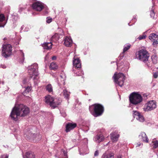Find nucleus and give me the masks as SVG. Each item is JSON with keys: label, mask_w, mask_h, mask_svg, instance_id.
<instances>
[{"label": "nucleus", "mask_w": 158, "mask_h": 158, "mask_svg": "<svg viewBox=\"0 0 158 158\" xmlns=\"http://www.w3.org/2000/svg\"><path fill=\"white\" fill-rule=\"evenodd\" d=\"M146 35H140L138 38V39L139 40H141L143 39H144L146 38Z\"/></svg>", "instance_id": "f704fd0d"}, {"label": "nucleus", "mask_w": 158, "mask_h": 158, "mask_svg": "<svg viewBox=\"0 0 158 158\" xmlns=\"http://www.w3.org/2000/svg\"><path fill=\"white\" fill-rule=\"evenodd\" d=\"M89 153V151L88 149L86 148V149L85 151L84 152L82 150H80L79 151V154L81 155H84L86 154H88Z\"/></svg>", "instance_id": "cd10ccee"}, {"label": "nucleus", "mask_w": 158, "mask_h": 158, "mask_svg": "<svg viewBox=\"0 0 158 158\" xmlns=\"http://www.w3.org/2000/svg\"><path fill=\"white\" fill-rule=\"evenodd\" d=\"M31 87L28 86L26 87L25 89L23 92V94L24 95V96L27 97L28 96H27V95L31 91Z\"/></svg>", "instance_id": "412c9836"}, {"label": "nucleus", "mask_w": 158, "mask_h": 158, "mask_svg": "<svg viewBox=\"0 0 158 158\" xmlns=\"http://www.w3.org/2000/svg\"><path fill=\"white\" fill-rule=\"evenodd\" d=\"M155 16V13L153 10H152L150 12V16L151 17L154 18Z\"/></svg>", "instance_id": "c9c22d12"}, {"label": "nucleus", "mask_w": 158, "mask_h": 158, "mask_svg": "<svg viewBox=\"0 0 158 158\" xmlns=\"http://www.w3.org/2000/svg\"><path fill=\"white\" fill-rule=\"evenodd\" d=\"M153 148H156L158 147V141L155 140L152 141Z\"/></svg>", "instance_id": "7c9ffc66"}, {"label": "nucleus", "mask_w": 158, "mask_h": 158, "mask_svg": "<svg viewBox=\"0 0 158 158\" xmlns=\"http://www.w3.org/2000/svg\"><path fill=\"white\" fill-rule=\"evenodd\" d=\"M156 107V103L154 101L152 100L146 103L143 109L144 111H147L152 110Z\"/></svg>", "instance_id": "1a4fd4ad"}, {"label": "nucleus", "mask_w": 158, "mask_h": 158, "mask_svg": "<svg viewBox=\"0 0 158 158\" xmlns=\"http://www.w3.org/2000/svg\"><path fill=\"white\" fill-rule=\"evenodd\" d=\"M61 154L59 158H68L67 152L65 151L63 149H62L61 150Z\"/></svg>", "instance_id": "b1692460"}, {"label": "nucleus", "mask_w": 158, "mask_h": 158, "mask_svg": "<svg viewBox=\"0 0 158 158\" xmlns=\"http://www.w3.org/2000/svg\"><path fill=\"white\" fill-rule=\"evenodd\" d=\"M58 68V65L55 62H52L50 64V69H51L55 70L57 69Z\"/></svg>", "instance_id": "393cba45"}, {"label": "nucleus", "mask_w": 158, "mask_h": 158, "mask_svg": "<svg viewBox=\"0 0 158 158\" xmlns=\"http://www.w3.org/2000/svg\"><path fill=\"white\" fill-rule=\"evenodd\" d=\"M111 135V139L112 142H116L118 139L119 137V135L115 132L112 133L110 134Z\"/></svg>", "instance_id": "f3484780"}, {"label": "nucleus", "mask_w": 158, "mask_h": 158, "mask_svg": "<svg viewBox=\"0 0 158 158\" xmlns=\"http://www.w3.org/2000/svg\"><path fill=\"white\" fill-rule=\"evenodd\" d=\"M23 158H35V156L34 153L31 152H27L25 155L23 156Z\"/></svg>", "instance_id": "a211bd4d"}, {"label": "nucleus", "mask_w": 158, "mask_h": 158, "mask_svg": "<svg viewBox=\"0 0 158 158\" xmlns=\"http://www.w3.org/2000/svg\"><path fill=\"white\" fill-rule=\"evenodd\" d=\"M26 31H28V30H26Z\"/></svg>", "instance_id": "de8ad7c7"}, {"label": "nucleus", "mask_w": 158, "mask_h": 158, "mask_svg": "<svg viewBox=\"0 0 158 158\" xmlns=\"http://www.w3.org/2000/svg\"><path fill=\"white\" fill-rule=\"evenodd\" d=\"M130 46L131 45L130 44H128L125 46L123 50V52H124L128 50L130 48Z\"/></svg>", "instance_id": "473e14b6"}, {"label": "nucleus", "mask_w": 158, "mask_h": 158, "mask_svg": "<svg viewBox=\"0 0 158 158\" xmlns=\"http://www.w3.org/2000/svg\"><path fill=\"white\" fill-rule=\"evenodd\" d=\"M46 90L49 93H51L53 92L52 87L50 84H49L46 86Z\"/></svg>", "instance_id": "a878e982"}, {"label": "nucleus", "mask_w": 158, "mask_h": 158, "mask_svg": "<svg viewBox=\"0 0 158 158\" xmlns=\"http://www.w3.org/2000/svg\"><path fill=\"white\" fill-rule=\"evenodd\" d=\"M8 156L7 155H3L0 157V158H8Z\"/></svg>", "instance_id": "e433bc0d"}, {"label": "nucleus", "mask_w": 158, "mask_h": 158, "mask_svg": "<svg viewBox=\"0 0 158 158\" xmlns=\"http://www.w3.org/2000/svg\"><path fill=\"white\" fill-rule=\"evenodd\" d=\"M114 154L113 153H105L102 156V158H114Z\"/></svg>", "instance_id": "aec40b11"}, {"label": "nucleus", "mask_w": 158, "mask_h": 158, "mask_svg": "<svg viewBox=\"0 0 158 158\" xmlns=\"http://www.w3.org/2000/svg\"><path fill=\"white\" fill-rule=\"evenodd\" d=\"M32 7L35 10L40 11L44 8L43 4L40 2H36L32 4Z\"/></svg>", "instance_id": "9d476101"}, {"label": "nucleus", "mask_w": 158, "mask_h": 158, "mask_svg": "<svg viewBox=\"0 0 158 158\" xmlns=\"http://www.w3.org/2000/svg\"><path fill=\"white\" fill-rule=\"evenodd\" d=\"M117 158H122V156H118Z\"/></svg>", "instance_id": "a18cd8bd"}, {"label": "nucleus", "mask_w": 158, "mask_h": 158, "mask_svg": "<svg viewBox=\"0 0 158 158\" xmlns=\"http://www.w3.org/2000/svg\"><path fill=\"white\" fill-rule=\"evenodd\" d=\"M153 76L155 78H156L158 77V75L157 73H153Z\"/></svg>", "instance_id": "4c0bfd02"}, {"label": "nucleus", "mask_w": 158, "mask_h": 158, "mask_svg": "<svg viewBox=\"0 0 158 158\" xmlns=\"http://www.w3.org/2000/svg\"><path fill=\"white\" fill-rule=\"evenodd\" d=\"M56 36V35H53L52 36V39H54V38H55V36Z\"/></svg>", "instance_id": "c03bdc74"}, {"label": "nucleus", "mask_w": 158, "mask_h": 158, "mask_svg": "<svg viewBox=\"0 0 158 158\" xmlns=\"http://www.w3.org/2000/svg\"><path fill=\"white\" fill-rule=\"evenodd\" d=\"M77 126V124L75 123H67L66 126V132H69L75 128Z\"/></svg>", "instance_id": "9b49d317"}, {"label": "nucleus", "mask_w": 158, "mask_h": 158, "mask_svg": "<svg viewBox=\"0 0 158 158\" xmlns=\"http://www.w3.org/2000/svg\"><path fill=\"white\" fill-rule=\"evenodd\" d=\"M63 94L65 97L67 99H69V94L68 91L66 90H64L63 92Z\"/></svg>", "instance_id": "bb28decb"}, {"label": "nucleus", "mask_w": 158, "mask_h": 158, "mask_svg": "<svg viewBox=\"0 0 158 158\" xmlns=\"http://www.w3.org/2000/svg\"><path fill=\"white\" fill-rule=\"evenodd\" d=\"M77 73H76V74L77 75H81L83 74V72L81 71V70L79 69H77L76 70Z\"/></svg>", "instance_id": "2f4dec72"}, {"label": "nucleus", "mask_w": 158, "mask_h": 158, "mask_svg": "<svg viewBox=\"0 0 158 158\" xmlns=\"http://www.w3.org/2000/svg\"><path fill=\"white\" fill-rule=\"evenodd\" d=\"M125 77V76L122 73H119L117 75L115 73L113 76L114 82L120 87L123 85Z\"/></svg>", "instance_id": "423d86ee"}, {"label": "nucleus", "mask_w": 158, "mask_h": 158, "mask_svg": "<svg viewBox=\"0 0 158 158\" xmlns=\"http://www.w3.org/2000/svg\"><path fill=\"white\" fill-rule=\"evenodd\" d=\"M156 40H154V41H152L153 42L152 45H153L154 47H156L157 46V45L158 44V42L157 41V39H156Z\"/></svg>", "instance_id": "72a5a7b5"}, {"label": "nucleus", "mask_w": 158, "mask_h": 158, "mask_svg": "<svg viewBox=\"0 0 158 158\" xmlns=\"http://www.w3.org/2000/svg\"><path fill=\"white\" fill-rule=\"evenodd\" d=\"M149 57L148 52L145 50L141 49L136 53V57L144 62L148 60Z\"/></svg>", "instance_id": "20e7f679"}, {"label": "nucleus", "mask_w": 158, "mask_h": 158, "mask_svg": "<svg viewBox=\"0 0 158 158\" xmlns=\"http://www.w3.org/2000/svg\"><path fill=\"white\" fill-rule=\"evenodd\" d=\"M94 110L93 115L96 117L101 115L103 113L104 109L103 106L99 104H95L93 106Z\"/></svg>", "instance_id": "0eeeda50"}, {"label": "nucleus", "mask_w": 158, "mask_h": 158, "mask_svg": "<svg viewBox=\"0 0 158 158\" xmlns=\"http://www.w3.org/2000/svg\"><path fill=\"white\" fill-rule=\"evenodd\" d=\"M60 79V80L61 82H60L58 80V83H62L63 85H64L65 84V80L66 79V76L64 74H62L60 75V78H58Z\"/></svg>", "instance_id": "4be33fe9"}, {"label": "nucleus", "mask_w": 158, "mask_h": 158, "mask_svg": "<svg viewBox=\"0 0 158 158\" xmlns=\"http://www.w3.org/2000/svg\"><path fill=\"white\" fill-rule=\"evenodd\" d=\"M64 44L67 47H70L72 44V40L71 38L66 37L64 40Z\"/></svg>", "instance_id": "ddd939ff"}, {"label": "nucleus", "mask_w": 158, "mask_h": 158, "mask_svg": "<svg viewBox=\"0 0 158 158\" xmlns=\"http://www.w3.org/2000/svg\"><path fill=\"white\" fill-rule=\"evenodd\" d=\"M5 17L3 14L0 15V27H4L6 24Z\"/></svg>", "instance_id": "2eb2a0df"}, {"label": "nucleus", "mask_w": 158, "mask_h": 158, "mask_svg": "<svg viewBox=\"0 0 158 158\" xmlns=\"http://www.w3.org/2000/svg\"><path fill=\"white\" fill-rule=\"evenodd\" d=\"M104 139V137L102 134L97 135L94 138V140L97 143H99L103 141Z\"/></svg>", "instance_id": "4468645a"}, {"label": "nucleus", "mask_w": 158, "mask_h": 158, "mask_svg": "<svg viewBox=\"0 0 158 158\" xmlns=\"http://www.w3.org/2000/svg\"><path fill=\"white\" fill-rule=\"evenodd\" d=\"M24 83V80L23 81Z\"/></svg>", "instance_id": "09e8293b"}, {"label": "nucleus", "mask_w": 158, "mask_h": 158, "mask_svg": "<svg viewBox=\"0 0 158 158\" xmlns=\"http://www.w3.org/2000/svg\"><path fill=\"white\" fill-rule=\"evenodd\" d=\"M99 155V152L98 150L96 151L94 153V156H98Z\"/></svg>", "instance_id": "ea45409f"}, {"label": "nucleus", "mask_w": 158, "mask_h": 158, "mask_svg": "<svg viewBox=\"0 0 158 158\" xmlns=\"http://www.w3.org/2000/svg\"><path fill=\"white\" fill-rule=\"evenodd\" d=\"M56 59V57L55 56H53L52 57V60H55Z\"/></svg>", "instance_id": "79ce46f5"}, {"label": "nucleus", "mask_w": 158, "mask_h": 158, "mask_svg": "<svg viewBox=\"0 0 158 158\" xmlns=\"http://www.w3.org/2000/svg\"><path fill=\"white\" fill-rule=\"evenodd\" d=\"M73 66L77 68H81V64L79 58H76L74 56L73 60Z\"/></svg>", "instance_id": "f8f14e48"}, {"label": "nucleus", "mask_w": 158, "mask_h": 158, "mask_svg": "<svg viewBox=\"0 0 158 158\" xmlns=\"http://www.w3.org/2000/svg\"><path fill=\"white\" fill-rule=\"evenodd\" d=\"M130 102L133 104L137 105L140 103L143 100L141 95L135 92L131 93L129 97Z\"/></svg>", "instance_id": "7ed1b4c3"}, {"label": "nucleus", "mask_w": 158, "mask_h": 158, "mask_svg": "<svg viewBox=\"0 0 158 158\" xmlns=\"http://www.w3.org/2000/svg\"><path fill=\"white\" fill-rule=\"evenodd\" d=\"M30 112L29 108L26 106L20 104L15 106L12 109L10 115L11 119L17 121L19 117L27 116Z\"/></svg>", "instance_id": "f257e3e1"}, {"label": "nucleus", "mask_w": 158, "mask_h": 158, "mask_svg": "<svg viewBox=\"0 0 158 158\" xmlns=\"http://www.w3.org/2000/svg\"><path fill=\"white\" fill-rule=\"evenodd\" d=\"M139 136L140 139H141L143 142L148 143V139L144 132H141Z\"/></svg>", "instance_id": "dca6fc26"}, {"label": "nucleus", "mask_w": 158, "mask_h": 158, "mask_svg": "<svg viewBox=\"0 0 158 158\" xmlns=\"http://www.w3.org/2000/svg\"><path fill=\"white\" fill-rule=\"evenodd\" d=\"M136 119L138 120L141 122H143L144 121V118L143 116L140 114L138 117H136Z\"/></svg>", "instance_id": "c85d7f7f"}, {"label": "nucleus", "mask_w": 158, "mask_h": 158, "mask_svg": "<svg viewBox=\"0 0 158 158\" xmlns=\"http://www.w3.org/2000/svg\"><path fill=\"white\" fill-rule=\"evenodd\" d=\"M52 44L51 42H46L42 45V46L44 49L49 50L52 48Z\"/></svg>", "instance_id": "6ab92c4d"}, {"label": "nucleus", "mask_w": 158, "mask_h": 158, "mask_svg": "<svg viewBox=\"0 0 158 158\" xmlns=\"http://www.w3.org/2000/svg\"><path fill=\"white\" fill-rule=\"evenodd\" d=\"M149 38L152 42L156 40V39H158V36L155 33H152L149 36Z\"/></svg>", "instance_id": "5701e85b"}, {"label": "nucleus", "mask_w": 158, "mask_h": 158, "mask_svg": "<svg viewBox=\"0 0 158 158\" xmlns=\"http://www.w3.org/2000/svg\"><path fill=\"white\" fill-rule=\"evenodd\" d=\"M133 113V116L134 118H136V117H138L139 115L140 114V113L136 111H134Z\"/></svg>", "instance_id": "c756f323"}, {"label": "nucleus", "mask_w": 158, "mask_h": 158, "mask_svg": "<svg viewBox=\"0 0 158 158\" xmlns=\"http://www.w3.org/2000/svg\"><path fill=\"white\" fill-rule=\"evenodd\" d=\"M44 102L47 105L50 106L52 108L54 109L60 104L61 100L59 98H54L48 95L45 97Z\"/></svg>", "instance_id": "f03ea898"}, {"label": "nucleus", "mask_w": 158, "mask_h": 158, "mask_svg": "<svg viewBox=\"0 0 158 158\" xmlns=\"http://www.w3.org/2000/svg\"><path fill=\"white\" fill-rule=\"evenodd\" d=\"M141 145V143H139L138 144V146H140Z\"/></svg>", "instance_id": "49530a36"}, {"label": "nucleus", "mask_w": 158, "mask_h": 158, "mask_svg": "<svg viewBox=\"0 0 158 158\" xmlns=\"http://www.w3.org/2000/svg\"><path fill=\"white\" fill-rule=\"evenodd\" d=\"M28 72L30 77L33 78L34 79H36L38 77V66L36 63H34L28 67Z\"/></svg>", "instance_id": "39448f33"}, {"label": "nucleus", "mask_w": 158, "mask_h": 158, "mask_svg": "<svg viewBox=\"0 0 158 158\" xmlns=\"http://www.w3.org/2000/svg\"><path fill=\"white\" fill-rule=\"evenodd\" d=\"M22 56H23V58L20 61V62L21 63H23L24 60V53L23 52H22Z\"/></svg>", "instance_id": "a19ab883"}, {"label": "nucleus", "mask_w": 158, "mask_h": 158, "mask_svg": "<svg viewBox=\"0 0 158 158\" xmlns=\"http://www.w3.org/2000/svg\"><path fill=\"white\" fill-rule=\"evenodd\" d=\"M12 54V47L10 45L7 44L3 46L2 51V55L4 57L6 58Z\"/></svg>", "instance_id": "6e6552de"}, {"label": "nucleus", "mask_w": 158, "mask_h": 158, "mask_svg": "<svg viewBox=\"0 0 158 158\" xmlns=\"http://www.w3.org/2000/svg\"><path fill=\"white\" fill-rule=\"evenodd\" d=\"M47 19L46 21V22L48 23H51L52 22V18L49 19L47 18Z\"/></svg>", "instance_id": "58836bf2"}, {"label": "nucleus", "mask_w": 158, "mask_h": 158, "mask_svg": "<svg viewBox=\"0 0 158 158\" xmlns=\"http://www.w3.org/2000/svg\"><path fill=\"white\" fill-rule=\"evenodd\" d=\"M2 67L3 69H5L6 68V66L5 65H2Z\"/></svg>", "instance_id": "37998d69"}]
</instances>
